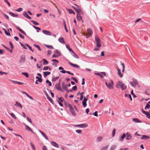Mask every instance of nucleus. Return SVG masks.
Returning a JSON list of instances; mask_svg holds the SVG:
<instances>
[{"label":"nucleus","instance_id":"nucleus-1","mask_svg":"<svg viewBox=\"0 0 150 150\" xmlns=\"http://www.w3.org/2000/svg\"><path fill=\"white\" fill-rule=\"evenodd\" d=\"M116 87L117 88H120L122 90H124L127 88V86L121 81L118 82L116 85Z\"/></svg>","mask_w":150,"mask_h":150},{"label":"nucleus","instance_id":"nucleus-2","mask_svg":"<svg viewBox=\"0 0 150 150\" xmlns=\"http://www.w3.org/2000/svg\"><path fill=\"white\" fill-rule=\"evenodd\" d=\"M95 39L96 42V46L98 47H100L101 46V41L97 35L95 36Z\"/></svg>","mask_w":150,"mask_h":150},{"label":"nucleus","instance_id":"nucleus-3","mask_svg":"<svg viewBox=\"0 0 150 150\" xmlns=\"http://www.w3.org/2000/svg\"><path fill=\"white\" fill-rule=\"evenodd\" d=\"M129 83L132 86L135 87L136 85L138 84V83L137 80L133 79V81L130 82Z\"/></svg>","mask_w":150,"mask_h":150},{"label":"nucleus","instance_id":"nucleus-4","mask_svg":"<svg viewBox=\"0 0 150 150\" xmlns=\"http://www.w3.org/2000/svg\"><path fill=\"white\" fill-rule=\"evenodd\" d=\"M69 108L70 109V111L72 114L74 116H76V113L74 111V108H73L72 106L71 105H69Z\"/></svg>","mask_w":150,"mask_h":150},{"label":"nucleus","instance_id":"nucleus-5","mask_svg":"<svg viewBox=\"0 0 150 150\" xmlns=\"http://www.w3.org/2000/svg\"><path fill=\"white\" fill-rule=\"evenodd\" d=\"M111 83L109 82L108 83V86H107V87L109 89H113V86L114 85L113 81L112 80H111Z\"/></svg>","mask_w":150,"mask_h":150},{"label":"nucleus","instance_id":"nucleus-6","mask_svg":"<svg viewBox=\"0 0 150 150\" xmlns=\"http://www.w3.org/2000/svg\"><path fill=\"white\" fill-rule=\"evenodd\" d=\"M24 125L25 126V129L28 131H30L33 134H34V132L32 130L31 128L28 125L24 123Z\"/></svg>","mask_w":150,"mask_h":150},{"label":"nucleus","instance_id":"nucleus-7","mask_svg":"<svg viewBox=\"0 0 150 150\" xmlns=\"http://www.w3.org/2000/svg\"><path fill=\"white\" fill-rule=\"evenodd\" d=\"M15 26L16 27V28L21 33L24 35L26 36L27 37H29L28 36V35L26 34L25 33L23 30L22 29H21L19 27L17 26L16 25H15Z\"/></svg>","mask_w":150,"mask_h":150},{"label":"nucleus","instance_id":"nucleus-8","mask_svg":"<svg viewBox=\"0 0 150 150\" xmlns=\"http://www.w3.org/2000/svg\"><path fill=\"white\" fill-rule=\"evenodd\" d=\"M75 126L83 128L87 127L88 126V125L86 124H83L80 125H76Z\"/></svg>","mask_w":150,"mask_h":150},{"label":"nucleus","instance_id":"nucleus-9","mask_svg":"<svg viewBox=\"0 0 150 150\" xmlns=\"http://www.w3.org/2000/svg\"><path fill=\"white\" fill-rule=\"evenodd\" d=\"M74 5L76 6L77 7H78V10H77V11H76V12L77 13V15H78V16H79V15H80V12H82V11L81 9V7L80 6H78V5L76 4H74Z\"/></svg>","mask_w":150,"mask_h":150},{"label":"nucleus","instance_id":"nucleus-10","mask_svg":"<svg viewBox=\"0 0 150 150\" xmlns=\"http://www.w3.org/2000/svg\"><path fill=\"white\" fill-rule=\"evenodd\" d=\"M55 87L57 90H59L60 91H63V90H62L60 84V83H57L55 84Z\"/></svg>","mask_w":150,"mask_h":150},{"label":"nucleus","instance_id":"nucleus-11","mask_svg":"<svg viewBox=\"0 0 150 150\" xmlns=\"http://www.w3.org/2000/svg\"><path fill=\"white\" fill-rule=\"evenodd\" d=\"M142 112L143 113L146 115V117L147 118L149 119L150 118V114H149V112L144 110L143 109H142Z\"/></svg>","mask_w":150,"mask_h":150},{"label":"nucleus","instance_id":"nucleus-12","mask_svg":"<svg viewBox=\"0 0 150 150\" xmlns=\"http://www.w3.org/2000/svg\"><path fill=\"white\" fill-rule=\"evenodd\" d=\"M25 56L24 55H22L21 56L19 62L21 63H23L25 61Z\"/></svg>","mask_w":150,"mask_h":150},{"label":"nucleus","instance_id":"nucleus-13","mask_svg":"<svg viewBox=\"0 0 150 150\" xmlns=\"http://www.w3.org/2000/svg\"><path fill=\"white\" fill-rule=\"evenodd\" d=\"M42 32L45 35H51V33L50 31H48L47 30H42Z\"/></svg>","mask_w":150,"mask_h":150},{"label":"nucleus","instance_id":"nucleus-14","mask_svg":"<svg viewBox=\"0 0 150 150\" xmlns=\"http://www.w3.org/2000/svg\"><path fill=\"white\" fill-rule=\"evenodd\" d=\"M126 134L127 135V137L126 138L127 140H129L132 139V136L128 132H127Z\"/></svg>","mask_w":150,"mask_h":150},{"label":"nucleus","instance_id":"nucleus-15","mask_svg":"<svg viewBox=\"0 0 150 150\" xmlns=\"http://www.w3.org/2000/svg\"><path fill=\"white\" fill-rule=\"evenodd\" d=\"M68 63L71 66L74 67H75L77 68H80V66L76 64H73L71 62H69Z\"/></svg>","mask_w":150,"mask_h":150},{"label":"nucleus","instance_id":"nucleus-16","mask_svg":"<svg viewBox=\"0 0 150 150\" xmlns=\"http://www.w3.org/2000/svg\"><path fill=\"white\" fill-rule=\"evenodd\" d=\"M39 131L46 140H48V137L45 133H44L40 130H39Z\"/></svg>","mask_w":150,"mask_h":150},{"label":"nucleus","instance_id":"nucleus-17","mask_svg":"<svg viewBox=\"0 0 150 150\" xmlns=\"http://www.w3.org/2000/svg\"><path fill=\"white\" fill-rule=\"evenodd\" d=\"M23 15L25 17L27 18L30 19H31V18L26 13V12L25 11L23 13Z\"/></svg>","mask_w":150,"mask_h":150},{"label":"nucleus","instance_id":"nucleus-18","mask_svg":"<svg viewBox=\"0 0 150 150\" xmlns=\"http://www.w3.org/2000/svg\"><path fill=\"white\" fill-rule=\"evenodd\" d=\"M117 71L118 75H119L120 78H122L123 77V75L121 74L120 69L119 68H118L117 69Z\"/></svg>","mask_w":150,"mask_h":150},{"label":"nucleus","instance_id":"nucleus-19","mask_svg":"<svg viewBox=\"0 0 150 150\" xmlns=\"http://www.w3.org/2000/svg\"><path fill=\"white\" fill-rule=\"evenodd\" d=\"M126 134L125 133H123L122 136L119 138V140L121 141H123L124 139L126 137Z\"/></svg>","mask_w":150,"mask_h":150},{"label":"nucleus","instance_id":"nucleus-20","mask_svg":"<svg viewBox=\"0 0 150 150\" xmlns=\"http://www.w3.org/2000/svg\"><path fill=\"white\" fill-rule=\"evenodd\" d=\"M76 18L77 19V20L78 21H80L81 20L82 21V23H83V21L82 19V16H80V15H79L78 16V15H76Z\"/></svg>","mask_w":150,"mask_h":150},{"label":"nucleus","instance_id":"nucleus-21","mask_svg":"<svg viewBox=\"0 0 150 150\" xmlns=\"http://www.w3.org/2000/svg\"><path fill=\"white\" fill-rule=\"evenodd\" d=\"M59 41L62 43L65 44V42L64 40V38L63 37L60 38L58 39Z\"/></svg>","mask_w":150,"mask_h":150},{"label":"nucleus","instance_id":"nucleus-22","mask_svg":"<svg viewBox=\"0 0 150 150\" xmlns=\"http://www.w3.org/2000/svg\"><path fill=\"white\" fill-rule=\"evenodd\" d=\"M51 143L52 145L55 147L57 148H58L59 147L58 145L56 143L52 141Z\"/></svg>","mask_w":150,"mask_h":150},{"label":"nucleus","instance_id":"nucleus-23","mask_svg":"<svg viewBox=\"0 0 150 150\" xmlns=\"http://www.w3.org/2000/svg\"><path fill=\"white\" fill-rule=\"evenodd\" d=\"M149 138L150 137L145 135H143L141 137V139H149Z\"/></svg>","mask_w":150,"mask_h":150},{"label":"nucleus","instance_id":"nucleus-24","mask_svg":"<svg viewBox=\"0 0 150 150\" xmlns=\"http://www.w3.org/2000/svg\"><path fill=\"white\" fill-rule=\"evenodd\" d=\"M132 120L134 122L136 123H141L142 121L138 119L137 118H133Z\"/></svg>","mask_w":150,"mask_h":150},{"label":"nucleus","instance_id":"nucleus-25","mask_svg":"<svg viewBox=\"0 0 150 150\" xmlns=\"http://www.w3.org/2000/svg\"><path fill=\"white\" fill-rule=\"evenodd\" d=\"M67 10L70 14H73L74 15H75V13L72 9H67Z\"/></svg>","mask_w":150,"mask_h":150},{"label":"nucleus","instance_id":"nucleus-26","mask_svg":"<svg viewBox=\"0 0 150 150\" xmlns=\"http://www.w3.org/2000/svg\"><path fill=\"white\" fill-rule=\"evenodd\" d=\"M43 73L45 77H46L47 75H50L51 74L50 72L49 71H45Z\"/></svg>","mask_w":150,"mask_h":150},{"label":"nucleus","instance_id":"nucleus-27","mask_svg":"<svg viewBox=\"0 0 150 150\" xmlns=\"http://www.w3.org/2000/svg\"><path fill=\"white\" fill-rule=\"evenodd\" d=\"M15 105L20 108H22V106L20 103H19L18 101H16V104H15Z\"/></svg>","mask_w":150,"mask_h":150},{"label":"nucleus","instance_id":"nucleus-28","mask_svg":"<svg viewBox=\"0 0 150 150\" xmlns=\"http://www.w3.org/2000/svg\"><path fill=\"white\" fill-rule=\"evenodd\" d=\"M88 34L90 36H92L93 34V32L92 30L90 28H88L87 30Z\"/></svg>","mask_w":150,"mask_h":150},{"label":"nucleus","instance_id":"nucleus-29","mask_svg":"<svg viewBox=\"0 0 150 150\" xmlns=\"http://www.w3.org/2000/svg\"><path fill=\"white\" fill-rule=\"evenodd\" d=\"M62 87L63 90H67V86L65 85V83L64 82H62Z\"/></svg>","mask_w":150,"mask_h":150},{"label":"nucleus","instance_id":"nucleus-30","mask_svg":"<svg viewBox=\"0 0 150 150\" xmlns=\"http://www.w3.org/2000/svg\"><path fill=\"white\" fill-rule=\"evenodd\" d=\"M42 61H43V64L44 65L47 64L49 63L45 59H43Z\"/></svg>","mask_w":150,"mask_h":150},{"label":"nucleus","instance_id":"nucleus-31","mask_svg":"<svg viewBox=\"0 0 150 150\" xmlns=\"http://www.w3.org/2000/svg\"><path fill=\"white\" fill-rule=\"evenodd\" d=\"M36 79H37V81H38L40 83H41L42 82V78H40L39 77L37 76L36 77Z\"/></svg>","mask_w":150,"mask_h":150},{"label":"nucleus","instance_id":"nucleus-32","mask_svg":"<svg viewBox=\"0 0 150 150\" xmlns=\"http://www.w3.org/2000/svg\"><path fill=\"white\" fill-rule=\"evenodd\" d=\"M54 53L57 54V55L59 56H61V52L57 50H56L54 51Z\"/></svg>","mask_w":150,"mask_h":150},{"label":"nucleus","instance_id":"nucleus-33","mask_svg":"<svg viewBox=\"0 0 150 150\" xmlns=\"http://www.w3.org/2000/svg\"><path fill=\"white\" fill-rule=\"evenodd\" d=\"M47 98L53 104H54L53 100L49 96L47 97Z\"/></svg>","mask_w":150,"mask_h":150},{"label":"nucleus","instance_id":"nucleus-34","mask_svg":"<svg viewBox=\"0 0 150 150\" xmlns=\"http://www.w3.org/2000/svg\"><path fill=\"white\" fill-rule=\"evenodd\" d=\"M59 75L58 76H57L56 77H53L52 79V81H55L56 80H57L59 78Z\"/></svg>","mask_w":150,"mask_h":150},{"label":"nucleus","instance_id":"nucleus-35","mask_svg":"<svg viewBox=\"0 0 150 150\" xmlns=\"http://www.w3.org/2000/svg\"><path fill=\"white\" fill-rule=\"evenodd\" d=\"M73 54H72L73 57H74L75 58L77 59H79V56L76 54L74 52H73L72 53Z\"/></svg>","mask_w":150,"mask_h":150},{"label":"nucleus","instance_id":"nucleus-36","mask_svg":"<svg viewBox=\"0 0 150 150\" xmlns=\"http://www.w3.org/2000/svg\"><path fill=\"white\" fill-rule=\"evenodd\" d=\"M47 48L50 49H53V47L52 45H44Z\"/></svg>","mask_w":150,"mask_h":150},{"label":"nucleus","instance_id":"nucleus-37","mask_svg":"<svg viewBox=\"0 0 150 150\" xmlns=\"http://www.w3.org/2000/svg\"><path fill=\"white\" fill-rule=\"evenodd\" d=\"M125 97H129V98L130 99V100L131 101L132 100V98L131 96L130 95V94H129L128 95V94H127L126 93H125Z\"/></svg>","mask_w":150,"mask_h":150},{"label":"nucleus","instance_id":"nucleus-38","mask_svg":"<svg viewBox=\"0 0 150 150\" xmlns=\"http://www.w3.org/2000/svg\"><path fill=\"white\" fill-rule=\"evenodd\" d=\"M58 99H59V101H60V102H62V103H63V101H65L64 99V98H63V97H61L60 98H59Z\"/></svg>","mask_w":150,"mask_h":150},{"label":"nucleus","instance_id":"nucleus-39","mask_svg":"<svg viewBox=\"0 0 150 150\" xmlns=\"http://www.w3.org/2000/svg\"><path fill=\"white\" fill-rule=\"evenodd\" d=\"M33 28H34L36 29L37 30V32H39V30H41V29L38 27H36L33 25Z\"/></svg>","mask_w":150,"mask_h":150},{"label":"nucleus","instance_id":"nucleus-40","mask_svg":"<svg viewBox=\"0 0 150 150\" xmlns=\"http://www.w3.org/2000/svg\"><path fill=\"white\" fill-rule=\"evenodd\" d=\"M25 45H26L29 48V49L31 51L33 52H34L33 50L32 49V47L29 46L27 44H26Z\"/></svg>","mask_w":150,"mask_h":150},{"label":"nucleus","instance_id":"nucleus-41","mask_svg":"<svg viewBox=\"0 0 150 150\" xmlns=\"http://www.w3.org/2000/svg\"><path fill=\"white\" fill-rule=\"evenodd\" d=\"M34 45L35 47H36L38 49V50L40 51H41V50L40 48V46H39V45H36V44H34Z\"/></svg>","mask_w":150,"mask_h":150},{"label":"nucleus","instance_id":"nucleus-42","mask_svg":"<svg viewBox=\"0 0 150 150\" xmlns=\"http://www.w3.org/2000/svg\"><path fill=\"white\" fill-rule=\"evenodd\" d=\"M97 142H100V141L102 139H103V137H98L97 138Z\"/></svg>","mask_w":150,"mask_h":150},{"label":"nucleus","instance_id":"nucleus-43","mask_svg":"<svg viewBox=\"0 0 150 150\" xmlns=\"http://www.w3.org/2000/svg\"><path fill=\"white\" fill-rule=\"evenodd\" d=\"M108 146V145L106 146L105 147H103L101 148L100 150H106Z\"/></svg>","mask_w":150,"mask_h":150},{"label":"nucleus","instance_id":"nucleus-44","mask_svg":"<svg viewBox=\"0 0 150 150\" xmlns=\"http://www.w3.org/2000/svg\"><path fill=\"white\" fill-rule=\"evenodd\" d=\"M22 75H24L25 76V77L27 78H28L29 77V75L26 72H22Z\"/></svg>","mask_w":150,"mask_h":150},{"label":"nucleus","instance_id":"nucleus-45","mask_svg":"<svg viewBox=\"0 0 150 150\" xmlns=\"http://www.w3.org/2000/svg\"><path fill=\"white\" fill-rule=\"evenodd\" d=\"M116 147V146L115 145H112L111 146L110 150H114L115 149Z\"/></svg>","mask_w":150,"mask_h":150},{"label":"nucleus","instance_id":"nucleus-46","mask_svg":"<svg viewBox=\"0 0 150 150\" xmlns=\"http://www.w3.org/2000/svg\"><path fill=\"white\" fill-rule=\"evenodd\" d=\"M9 114L11 115V116L15 120H16L17 119L16 117L13 113H10Z\"/></svg>","mask_w":150,"mask_h":150},{"label":"nucleus","instance_id":"nucleus-47","mask_svg":"<svg viewBox=\"0 0 150 150\" xmlns=\"http://www.w3.org/2000/svg\"><path fill=\"white\" fill-rule=\"evenodd\" d=\"M31 21L35 25H39V23L33 20Z\"/></svg>","mask_w":150,"mask_h":150},{"label":"nucleus","instance_id":"nucleus-48","mask_svg":"<svg viewBox=\"0 0 150 150\" xmlns=\"http://www.w3.org/2000/svg\"><path fill=\"white\" fill-rule=\"evenodd\" d=\"M46 82L47 83L49 84L48 86H52V84L51 82L49 81V80L48 79L46 81Z\"/></svg>","mask_w":150,"mask_h":150},{"label":"nucleus","instance_id":"nucleus-49","mask_svg":"<svg viewBox=\"0 0 150 150\" xmlns=\"http://www.w3.org/2000/svg\"><path fill=\"white\" fill-rule=\"evenodd\" d=\"M150 107V105L149 104V103H147L146 105V106L145 108V110H146L147 109H149Z\"/></svg>","mask_w":150,"mask_h":150},{"label":"nucleus","instance_id":"nucleus-50","mask_svg":"<svg viewBox=\"0 0 150 150\" xmlns=\"http://www.w3.org/2000/svg\"><path fill=\"white\" fill-rule=\"evenodd\" d=\"M71 79L74 81L76 83H77L78 82L77 80L73 77H71Z\"/></svg>","mask_w":150,"mask_h":150},{"label":"nucleus","instance_id":"nucleus-51","mask_svg":"<svg viewBox=\"0 0 150 150\" xmlns=\"http://www.w3.org/2000/svg\"><path fill=\"white\" fill-rule=\"evenodd\" d=\"M115 131L116 129H114L112 131V137H114L115 136Z\"/></svg>","mask_w":150,"mask_h":150},{"label":"nucleus","instance_id":"nucleus-52","mask_svg":"<svg viewBox=\"0 0 150 150\" xmlns=\"http://www.w3.org/2000/svg\"><path fill=\"white\" fill-rule=\"evenodd\" d=\"M30 144L31 146V147L33 149V150H36L35 147L34 146V145L32 143V142H30Z\"/></svg>","mask_w":150,"mask_h":150},{"label":"nucleus","instance_id":"nucleus-53","mask_svg":"<svg viewBox=\"0 0 150 150\" xmlns=\"http://www.w3.org/2000/svg\"><path fill=\"white\" fill-rule=\"evenodd\" d=\"M8 32L7 30L5 32V33L7 35L11 36L10 33L9 32V29H8Z\"/></svg>","mask_w":150,"mask_h":150},{"label":"nucleus","instance_id":"nucleus-54","mask_svg":"<svg viewBox=\"0 0 150 150\" xmlns=\"http://www.w3.org/2000/svg\"><path fill=\"white\" fill-rule=\"evenodd\" d=\"M82 103L83 106L84 107H85L86 105H87V104H86V102L84 101H83L82 102Z\"/></svg>","mask_w":150,"mask_h":150},{"label":"nucleus","instance_id":"nucleus-55","mask_svg":"<svg viewBox=\"0 0 150 150\" xmlns=\"http://www.w3.org/2000/svg\"><path fill=\"white\" fill-rule=\"evenodd\" d=\"M64 103L65 106L67 108L68 107L69 108V105H71L70 104H69L67 103L66 101H64Z\"/></svg>","mask_w":150,"mask_h":150},{"label":"nucleus","instance_id":"nucleus-56","mask_svg":"<svg viewBox=\"0 0 150 150\" xmlns=\"http://www.w3.org/2000/svg\"><path fill=\"white\" fill-rule=\"evenodd\" d=\"M72 89L73 91H75L77 89V86H75L72 87Z\"/></svg>","mask_w":150,"mask_h":150},{"label":"nucleus","instance_id":"nucleus-57","mask_svg":"<svg viewBox=\"0 0 150 150\" xmlns=\"http://www.w3.org/2000/svg\"><path fill=\"white\" fill-rule=\"evenodd\" d=\"M19 43L20 44L21 46L23 47L24 49H27V48L24 46V45L21 42H19Z\"/></svg>","mask_w":150,"mask_h":150},{"label":"nucleus","instance_id":"nucleus-58","mask_svg":"<svg viewBox=\"0 0 150 150\" xmlns=\"http://www.w3.org/2000/svg\"><path fill=\"white\" fill-rule=\"evenodd\" d=\"M4 16L7 20H8L9 19V17L8 16L6 15V14L4 13L3 14Z\"/></svg>","mask_w":150,"mask_h":150},{"label":"nucleus","instance_id":"nucleus-59","mask_svg":"<svg viewBox=\"0 0 150 150\" xmlns=\"http://www.w3.org/2000/svg\"><path fill=\"white\" fill-rule=\"evenodd\" d=\"M26 96H27L29 98H30V99L32 100H33L34 99H33V98L32 97H31V96H30L29 94H27Z\"/></svg>","mask_w":150,"mask_h":150},{"label":"nucleus","instance_id":"nucleus-60","mask_svg":"<svg viewBox=\"0 0 150 150\" xmlns=\"http://www.w3.org/2000/svg\"><path fill=\"white\" fill-rule=\"evenodd\" d=\"M27 119L29 122L31 123H32V122L31 119L30 118H29L28 116H27Z\"/></svg>","mask_w":150,"mask_h":150},{"label":"nucleus","instance_id":"nucleus-61","mask_svg":"<svg viewBox=\"0 0 150 150\" xmlns=\"http://www.w3.org/2000/svg\"><path fill=\"white\" fill-rule=\"evenodd\" d=\"M23 10V8H19L18 9H17L16 11L18 12H20L22 11Z\"/></svg>","mask_w":150,"mask_h":150},{"label":"nucleus","instance_id":"nucleus-62","mask_svg":"<svg viewBox=\"0 0 150 150\" xmlns=\"http://www.w3.org/2000/svg\"><path fill=\"white\" fill-rule=\"evenodd\" d=\"M85 35L86 36V38H88L91 36H90L88 34H87L85 33H84V34L83 35Z\"/></svg>","mask_w":150,"mask_h":150},{"label":"nucleus","instance_id":"nucleus-63","mask_svg":"<svg viewBox=\"0 0 150 150\" xmlns=\"http://www.w3.org/2000/svg\"><path fill=\"white\" fill-rule=\"evenodd\" d=\"M49 68V67H48V66H45V67L43 69V70H47Z\"/></svg>","mask_w":150,"mask_h":150},{"label":"nucleus","instance_id":"nucleus-64","mask_svg":"<svg viewBox=\"0 0 150 150\" xmlns=\"http://www.w3.org/2000/svg\"><path fill=\"white\" fill-rule=\"evenodd\" d=\"M19 36L20 38H22V39H24V37L22 35L21 33H19Z\"/></svg>","mask_w":150,"mask_h":150}]
</instances>
